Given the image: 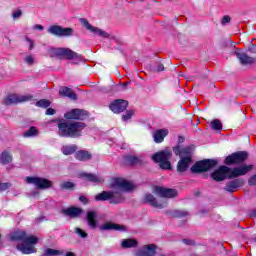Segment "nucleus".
Masks as SVG:
<instances>
[{
    "mask_svg": "<svg viewBox=\"0 0 256 256\" xmlns=\"http://www.w3.org/2000/svg\"><path fill=\"white\" fill-rule=\"evenodd\" d=\"M231 22V17L230 16H223L222 18V25H226V23H230Z\"/></svg>",
    "mask_w": 256,
    "mask_h": 256,
    "instance_id": "47",
    "label": "nucleus"
},
{
    "mask_svg": "<svg viewBox=\"0 0 256 256\" xmlns=\"http://www.w3.org/2000/svg\"><path fill=\"white\" fill-rule=\"evenodd\" d=\"M51 101L47 99H41L36 102V107H41L42 109H47V107H50Z\"/></svg>",
    "mask_w": 256,
    "mask_h": 256,
    "instance_id": "36",
    "label": "nucleus"
},
{
    "mask_svg": "<svg viewBox=\"0 0 256 256\" xmlns=\"http://www.w3.org/2000/svg\"><path fill=\"white\" fill-rule=\"evenodd\" d=\"M154 71H156L157 73H161V71H165V66L162 63H160L156 66Z\"/></svg>",
    "mask_w": 256,
    "mask_h": 256,
    "instance_id": "46",
    "label": "nucleus"
},
{
    "mask_svg": "<svg viewBox=\"0 0 256 256\" xmlns=\"http://www.w3.org/2000/svg\"><path fill=\"white\" fill-rule=\"evenodd\" d=\"M10 239L12 241H23V243L16 246V249L21 251L24 255H31V253L37 252L35 245L39 243V238L33 235H27L25 231H16L12 233Z\"/></svg>",
    "mask_w": 256,
    "mask_h": 256,
    "instance_id": "3",
    "label": "nucleus"
},
{
    "mask_svg": "<svg viewBox=\"0 0 256 256\" xmlns=\"http://www.w3.org/2000/svg\"><path fill=\"white\" fill-rule=\"evenodd\" d=\"M59 95H61L62 97H68V99H71L72 101H77V94L71 91V88L69 87H61L59 90Z\"/></svg>",
    "mask_w": 256,
    "mask_h": 256,
    "instance_id": "27",
    "label": "nucleus"
},
{
    "mask_svg": "<svg viewBox=\"0 0 256 256\" xmlns=\"http://www.w3.org/2000/svg\"><path fill=\"white\" fill-rule=\"evenodd\" d=\"M62 213L71 219H76L83 213V209L77 207H70L68 209L62 210Z\"/></svg>",
    "mask_w": 256,
    "mask_h": 256,
    "instance_id": "25",
    "label": "nucleus"
},
{
    "mask_svg": "<svg viewBox=\"0 0 256 256\" xmlns=\"http://www.w3.org/2000/svg\"><path fill=\"white\" fill-rule=\"evenodd\" d=\"M252 53H256V47H254V49L252 50Z\"/></svg>",
    "mask_w": 256,
    "mask_h": 256,
    "instance_id": "56",
    "label": "nucleus"
},
{
    "mask_svg": "<svg viewBox=\"0 0 256 256\" xmlns=\"http://www.w3.org/2000/svg\"><path fill=\"white\" fill-rule=\"evenodd\" d=\"M46 256H57L61 255V252L59 250L48 248L45 253Z\"/></svg>",
    "mask_w": 256,
    "mask_h": 256,
    "instance_id": "40",
    "label": "nucleus"
},
{
    "mask_svg": "<svg viewBox=\"0 0 256 256\" xmlns=\"http://www.w3.org/2000/svg\"><path fill=\"white\" fill-rule=\"evenodd\" d=\"M211 127H212V129L219 131V130L223 129V124H221V121H219L218 119H215L211 122Z\"/></svg>",
    "mask_w": 256,
    "mask_h": 256,
    "instance_id": "38",
    "label": "nucleus"
},
{
    "mask_svg": "<svg viewBox=\"0 0 256 256\" xmlns=\"http://www.w3.org/2000/svg\"><path fill=\"white\" fill-rule=\"evenodd\" d=\"M79 177H81L82 179H86V181H90L91 183H103L104 181L101 176L87 172L80 173Z\"/></svg>",
    "mask_w": 256,
    "mask_h": 256,
    "instance_id": "23",
    "label": "nucleus"
},
{
    "mask_svg": "<svg viewBox=\"0 0 256 256\" xmlns=\"http://www.w3.org/2000/svg\"><path fill=\"white\" fill-rule=\"evenodd\" d=\"M79 201L81 203H83L84 205H87V203H88L87 197H85V196H80Z\"/></svg>",
    "mask_w": 256,
    "mask_h": 256,
    "instance_id": "50",
    "label": "nucleus"
},
{
    "mask_svg": "<svg viewBox=\"0 0 256 256\" xmlns=\"http://www.w3.org/2000/svg\"><path fill=\"white\" fill-rule=\"evenodd\" d=\"M48 33H50V35H54V37H73L75 30L69 27L65 28L59 25H51L48 28Z\"/></svg>",
    "mask_w": 256,
    "mask_h": 256,
    "instance_id": "9",
    "label": "nucleus"
},
{
    "mask_svg": "<svg viewBox=\"0 0 256 256\" xmlns=\"http://www.w3.org/2000/svg\"><path fill=\"white\" fill-rule=\"evenodd\" d=\"M7 189H11V183H0V191H7Z\"/></svg>",
    "mask_w": 256,
    "mask_h": 256,
    "instance_id": "43",
    "label": "nucleus"
},
{
    "mask_svg": "<svg viewBox=\"0 0 256 256\" xmlns=\"http://www.w3.org/2000/svg\"><path fill=\"white\" fill-rule=\"evenodd\" d=\"M75 159L77 161H91V159H93V155L91 154V152L87 151V150H79L75 153L74 155Z\"/></svg>",
    "mask_w": 256,
    "mask_h": 256,
    "instance_id": "24",
    "label": "nucleus"
},
{
    "mask_svg": "<svg viewBox=\"0 0 256 256\" xmlns=\"http://www.w3.org/2000/svg\"><path fill=\"white\" fill-rule=\"evenodd\" d=\"M80 23L87 29V31L94 33V35H99L100 37H104V39H109V33L89 24V21H87V19L81 18Z\"/></svg>",
    "mask_w": 256,
    "mask_h": 256,
    "instance_id": "18",
    "label": "nucleus"
},
{
    "mask_svg": "<svg viewBox=\"0 0 256 256\" xmlns=\"http://www.w3.org/2000/svg\"><path fill=\"white\" fill-rule=\"evenodd\" d=\"M139 245V242L135 239H124L122 240L121 246L123 249H131L133 247H137Z\"/></svg>",
    "mask_w": 256,
    "mask_h": 256,
    "instance_id": "33",
    "label": "nucleus"
},
{
    "mask_svg": "<svg viewBox=\"0 0 256 256\" xmlns=\"http://www.w3.org/2000/svg\"><path fill=\"white\" fill-rule=\"evenodd\" d=\"M0 163L1 165H9V163H13V154L9 150H4L0 155Z\"/></svg>",
    "mask_w": 256,
    "mask_h": 256,
    "instance_id": "29",
    "label": "nucleus"
},
{
    "mask_svg": "<svg viewBox=\"0 0 256 256\" xmlns=\"http://www.w3.org/2000/svg\"><path fill=\"white\" fill-rule=\"evenodd\" d=\"M78 147L75 144L64 145L61 148L63 155H73L77 151Z\"/></svg>",
    "mask_w": 256,
    "mask_h": 256,
    "instance_id": "31",
    "label": "nucleus"
},
{
    "mask_svg": "<svg viewBox=\"0 0 256 256\" xmlns=\"http://www.w3.org/2000/svg\"><path fill=\"white\" fill-rule=\"evenodd\" d=\"M193 163V160H189V158H180L177 164L178 173H185L189 169V165Z\"/></svg>",
    "mask_w": 256,
    "mask_h": 256,
    "instance_id": "26",
    "label": "nucleus"
},
{
    "mask_svg": "<svg viewBox=\"0 0 256 256\" xmlns=\"http://www.w3.org/2000/svg\"><path fill=\"white\" fill-rule=\"evenodd\" d=\"M74 233H76V235H79V237H81L82 239H87L88 234L87 232H85L83 229L81 228H75L74 229Z\"/></svg>",
    "mask_w": 256,
    "mask_h": 256,
    "instance_id": "39",
    "label": "nucleus"
},
{
    "mask_svg": "<svg viewBox=\"0 0 256 256\" xmlns=\"http://www.w3.org/2000/svg\"><path fill=\"white\" fill-rule=\"evenodd\" d=\"M101 231H127V226L106 222L100 226Z\"/></svg>",
    "mask_w": 256,
    "mask_h": 256,
    "instance_id": "21",
    "label": "nucleus"
},
{
    "mask_svg": "<svg viewBox=\"0 0 256 256\" xmlns=\"http://www.w3.org/2000/svg\"><path fill=\"white\" fill-rule=\"evenodd\" d=\"M248 185L250 187H255L256 185V174L252 175L249 179H248Z\"/></svg>",
    "mask_w": 256,
    "mask_h": 256,
    "instance_id": "42",
    "label": "nucleus"
},
{
    "mask_svg": "<svg viewBox=\"0 0 256 256\" xmlns=\"http://www.w3.org/2000/svg\"><path fill=\"white\" fill-rule=\"evenodd\" d=\"M129 85V82H125L124 84H123V87H124V89H127V86Z\"/></svg>",
    "mask_w": 256,
    "mask_h": 256,
    "instance_id": "53",
    "label": "nucleus"
},
{
    "mask_svg": "<svg viewBox=\"0 0 256 256\" xmlns=\"http://www.w3.org/2000/svg\"><path fill=\"white\" fill-rule=\"evenodd\" d=\"M65 119L85 121L89 117V112L82 109H72L71 111L64 114Z\"/></svg>",
    "mask_w": 256,
    "mask_h": 256,
    "instance_id": "13",
    "label": "nucleus"
},
{
    "mask_svg": "<svg viewBox=\"0 0 256 256\" xmlns=\"http://www.w3.org/2000/svg\"><path fill=\"white\" fill-rule=\"evenodd\" d=\"M133 111L132 110H128L127 112H126V114H124L123 116H122V119L124 120V121H129V119H131V117H133Z\"/></svg>",
    "mask_w": 256,
    "mask_h": 256,
    "instance_id": "41",
    "label": "nucleus"
},
{
    "mask_svg": "<svg viewBox=\"0 0 256 256\" xmlns=\"http://www.w3.org/2000/svg\"><path fill=\"white\" fill-rule=\"evenodd\" d=\"M166 135H169V130L167 129L156 130L153 134V139L156 143H163V141H165Z\"/></svg>",
    "mask_w": 256,
    "mask_h": 256,
    "instance_id": "28",
    "label": "nucleus"
},
{
    "mask_svg": "<svg viewBox=\"0 0 256 256\" xmlns=\"http://www.w3.org/2000/svg\"><path fill=\"white\" fill-rule=\"evenodd\" d=\"M157 249L158 247L155 244H145L135 252V256H156ZM157 256H166V255L163 253H160Z\"/></svg>",
    "mask_w": 256,
    "mask_h": 256,
    "instance_id": "12",
    "label": "nucleus"
},
{
    "mask_svg": "<svg viewBox=\"0 0 256 256\" xmlns=\"http://www.w3.org/2000/svg\"><path fill=\"white\" fill-rule=\"evenodd\" d=\"M182 241L185 245H195V241L191 239H183Z\"/></svg>",
    "mask_w": 256,
    "mask_h": 256,
    "instance_id": "49",
    "label": "nucleus"
},
{
    "mask_svg": "<svg viewBox=\"0 0 256 256\" xmlns=\"http://www.w3.org/2000/svg\"><path fill=\"white\" fill-rule=\"evenodd\" d=\"M86 219L91 229H95V227H97V212L95 211L87 212Z\"/></svg>",
    "mask_w": 256,
    "mask_h": 256,
    "instance_id": "30",
    "label": "nucleus"
},
{
    "mask_svg": "<svg viewBox=\"0 0 256 256\" xmlns=\"http://www.w3.org/2000/svg\"><path fill=\"white\" fill-rule=\"evenodd\" d=\"M25 40L27 41V43H29L30 51L33 50V48L35 47V42H33V40H31V38L29 37H26Z\"/></svg>",
    "mask_w": 256,
    "mask_h": 256,
    "instance_id": "45",
    "label": "nucleus"
},
{
    "mask_svg": "<svg viewBox=\"0 0 256 256\" xmlns=\"http://www.w3.org/2000/svg\"><path fill=\"white\" fill-rule=\"evenodd\" d=\"M128 163H132V165H143L145 163V157L143 156H128Z\"/></svg>",
    "mask_w": 256,
    "mask_h": 256,
    "instance_id": "32",
    "label": "nucleus"
},
{
    "mask_svg": "<svg viewBox=\"0 0 256 256\" xmlns=\"http://www.w3.org/2000/svg\"><path fill=\"white\" fill-rule=\"evenodd\" d=\"M85 123L63 120L58 123L59 137H71L75 139L81 137V132L85 129Z\"/></svg>",
    "mask_w": 256,
    "mask_h": 256,
    "instance_id": "4",
    "label": "nucleus"
},
{
    "mask_svg": "<svg viewBox=\"0 0 256 256\" xmlns=\"http://www.w3.org/2000/svg\"><path fill=\"white\" fill-rule=\"evenodd\" d=\"M247 157H249V153L246 151H238L227 156L225 159V164L239 165V163H244V161H247Z\"/></svg>",
    "mask_w": 256,
    "mask_h": 256,
    "instance_id": "11",
    "label": "nucleus"
},
{
    "mask_svg": "<svg viewBox=\"0 0 256 256\" xmlns=\"http://www.w3.org/2000/svg\"><path fill=\"white\" fill-rule=\"evenodd\" d=\"M250 216L256 217V210H253V211L251 212Z\"/></svg>",
    "mask_w": 256,
    "mask_h": 256,
    "instance_id": "52",
    "label": "nucleus"
},
{
    "mask_svg": "<svg viewBox=\"0 0 256 256\" xmlns=\"http://www.w3.org/2000/svg\"><path fill=\"white\" fill-rule=\"evenodd\" d=\"M25 65L29 67L35 65V56L33 54H28L23 58Z\"/></svg>",
    "mask_w": 256,
    "mask_h": 256,
    "instance_id": "35",
    "label": "nucleus"
},
{
    "mask_svg": "<svg viewBox=\"0 0 256 256\" xmlns=\"http://www.w3.org/2000/svg\"><path fill=\"white\" fill-rule=\"evenodd\" d=\"M133 185L123 179H117L114 182V190L103 191L95 196V201H109L111 205L125 203L123 191H132Z\"/></svg>",
    "mask_w": 256,
    "mask_h": 256,
    "instance_id": "1",
    "label": "nucleus"
},
{
    "mask_svg": "<svg viewBox=\"0 0 256 256\" xmlns=\"http://www.w3.org/2000/svg\"><path fill=\"white\" fill-rule=\"evenodd\" d=\"M234 55L236 56V58L238 59L240 65H242L243 67H247L249 65H253V63H256V59L247 55V53L237 49L234 52Z\"/></svg>",
    "mask_w": 256,
    "mask_h": 256,
    "instance_id": "17",
    "label": "nucleus"
},
{
    "mask_svg": "<svg viewBox=\"0 0 256 256\" xmlns=\"http://www.w3.org/2000/svg\"><path fill=\"white\" fill-rule=\"evenodd\" d=\"M144 202L149 203L152 207H156V209H165L167 207L168 202L166 199L157 200L153 194H145Z\"/></svg>",
    "mask_w": 256,
    "mask_h": 256,
    "instance_id": "16",
    "label": "nucleus"
},
{
    "mask_svg": "<svg viewBox=\"0 0 256 256\" xmlns=\"http://www.w3.org/2000/svg\"><path fill=\"white\" fill-rule=\"evenodd\" d=\"M50 57H61L62 59H68L69 61H82L83 56L70 48H50L48 50Z\"/></svg>",
    "mask_w": 256,
    "mask_h": 256,
    "instance_id": "5",
    "label": "nucleus"
},
{
    "mask_svg": "<svg viewBox=\"0 0 256 256\" xmlns=\"http://www.w3.org/2000/svg\"><path fill=\"white\" fill-rule=\"evenodd\" d=\"M219 164L218 160L215 159H206L199 162H196L190 170L192 173H203V171H209V169H213V167H217Z\"/></svg>",
    "mask_w": 256,
    "mask_h": 256,
    "instance_id": "7",
    "label": "nucleus"
},
{
    "mask_svg": "<svg viewBox=\"0 0 256 256\" xmlns=\"http://www.w3.org/2000/svg\"><path fill=\"white\" fill-rule=\"evenodd\" d=\"M243 185H245V181L243 179H235L226 183L224 191H227V193H235V191H237L239 187H243Z\"/></svg>",
    "mask_w": 256,
    "mask_h": 256,
    "instance_id": "20",
    "label": "nucleus"
},
{
    "mask_svg": "<svg viewBox=\"0 0 256 256\" xmlns=\"http://www.w3.org/2000/svg\"><path fill=\"white\" fill-rule=\"evenodd\" d=\"M153 194L157 195V197H161V199H173L177 197V190L156 186L153 190Z\"/></svg>",
    "mask_w": 256,
    "mask_h": 256,
    "instance_id": "14",
    "label": "nucleus"
},
{
    "mask_svg": "<svg viewBox=\"0 0 256 256\" xmlns=\"http://www.w3.org/2000/svg\"><path fill=\"white\" fill-rule=\"evenodd\" d=\"M255 169L254 165L243 164L234 168H229L227 166H220L215 170L210 177L214 181H225V179H237V177H243L247 173Z\"/></svg>",
    "mask_w": 256,
    "mask_h": 256,
    "instance_id": "2",
    "label": "nucleus"
},
{
    "mask_svg": "<svg viewBox=\"0 0 256 256\" xmlns=\"http://www.w3.org/2000/svg\"><path fill=\"white\" fill-rule=\"evenodd\" d=\"M60 189H64V190L75 189V183L69 182V181L62 182L60 184Z\"/></svg>",
    "mask_w": 256,
    "mask_h": 256,
    "instance_id": "37",
    "label": "nucleus"
},
{
    "mask_svg": "<svg viewBox=\"0 0 256 256\" xmlns=\"http://www.w3.org/2000/svg\"><path fill=\"white\" fill-rule=\"evenodd\" d=\"M33 95L9 94L3 99V105H17V103H27L31 101Z\"/></svg>",
    "mask_w": 256,
    "mask_h": 256,
    "instance_id": "8",
    "label": "nucleus"
},
{
    "mask_svg": "<svg viewBox=\"0 0 256 256\" xmlns=\"http://www.w3.org/2000/svg\"><path fill=\"white\" fill-rule=\"evenodd\" d=\"M46 115H55V109L53 108H48L46 110Z\"/></svg>",
    "mask_w": 256,
    "mask_h": 256,
    "instance_id": "51",
    "label": "nucleus"
},
{
    "mask_svg": "<svg viewBox=\"0 0 256 256\" xmlns=\"http://www.w3.org/2000/svg\"><path fill=\"white\" fill-rule=\"evenodd\" d=\"M33 29L35 30V31H43V29H45V27H43V25H41V24H36V25H34L33 26Z\"/></svg>",
    "mask_w": 256,
    "mask_h": 256,
    "instance_id": "48",
    "label": "nucleus"
},
{
    "mask_svg": "<svg viewBox=\"0 0 256 256\" xmlns=\"http://www.w3.org/2000/svg\"><path fill=\"white\" fill-rule=\"evenodd\" d=\"M175 155H179L180 159H189L192 161L193 152L195 151V146H188L182 148L181 146H176L173 148Z\"/></svg>",
    "mask_w": 256,
    "mask_h": 256,
    "instance_id": "15",
    "label": "nucleus"
},
{
    "mask_svg": "<svg viewBox=\"0 0 256 256\" xmlns=\"http://www.w3.org/2000/svg\"><path fill=\"white\" fill-rule=\"evenodd\" d=\"M23 15V12L21 10H16L12 13V18L13 19H19Z\"/></svg>",
    "mask_w": 256,
    "mask_h": 256,
    "instance_id": "44",
    "label": "nucleus"
},
{
    "mask_svg": "<svg viewBox=\"0 0 256 256\" xmlns=\"http://www.w3.org/2000/svg\"><path fill=\"white\" fill-rule=\"evenodd\" d=\"M129 105V102L124 99H117L112 104H110V109L113 111V113H123L125 109H127V106Z\"/></svg>",
    "mask_w": 256,
    "mask_h": 256,
    "instance_id": "19",
    "label": "nucleus"
},
{
    "mask_svg": "<svg viewBox=\"0 0 256 256\" xmlns=\"http://www.w3.org/2000/svg\"><path fill=\"white\" fill-rule=\"evenodd\" d=\"M66 256H75V254H73L72 252H68Z\"/></svg>",
    "mask_w": 256,
    "mask_h": 256,
    "instance_id": "54",
    "label": "nucleus"
},
{
    "mask_svg": "<svg viewBox=\"0 0 256 256\" xmlns=\"http://www.w3.org/2000/svg\"><path fill=\"white\" fill-rule=\"evenodd\" d=\"M171 157H173V153L171 150L166 149L155 153L151 156V159L154 163H159L160 169L170 170L172 169Z\"/></svg>",
    "mask_w": 256,
    "mask_h": 256,
    "instance_id": "6",
    "label": "nucleus"
},
{
    "mask_svg": "<svg viewBox=\"0 0 256 256\" xmlns=\"http://www.w3.org/2000/svg\"><path fill=\"white\" fill-rule=\"evenodd\" d=\"M37 135H39V130L33 126L23 133V137H37Z\"/></svg>",
    "mask_w": 256,
    "mask_h": 256,
    "instance_id": "34",
    "label": "nucleus"
},
{
    "mask_svg": "<svg viewBox=\"0 0 256 256\" xmlns=\"http://www.w3.org/2000/svg\"><path fill=\"white\" fill-rule=\"evenodd\" d=\"M165 215L172 219H185L189 217V212L187 210H166Z\"/></svg>",
    "mask_w": 256,
    "mask_h": 256,
    "instance_id": "22",
    "label": "nucleus"
},
{
    "mask_svg": "<svg viewBox=\"0 0 256 256\" xmlns=\"http://www.w3.org/2000/svg\"><path fill=\"white\" fill-rule=\"evenodd\" d=\"M179 142H180V143L183 142V137H180V138H179Z\"/></svg>",
    "mask_w": 256,
    "mask_h": 256,
    "instance_id": "55",
    "label": "nucleus"
},
{
    "mask_svg": "<svg viewBox=\"0 0 256 256\" xmlns=\"http://www.w3.org/2000/svg\"><path fill=\"white\" fill-rule=\"evenodd\" d=\"M26 183L30 185H35L37 189H51L53 187V182L47 178L41 177H26Z\"/></svg>",
    "mask_w": 256,
    "mask_h": 256,
    "instance_id": "10",
    "label": "nucleus"
}]
</instances>
